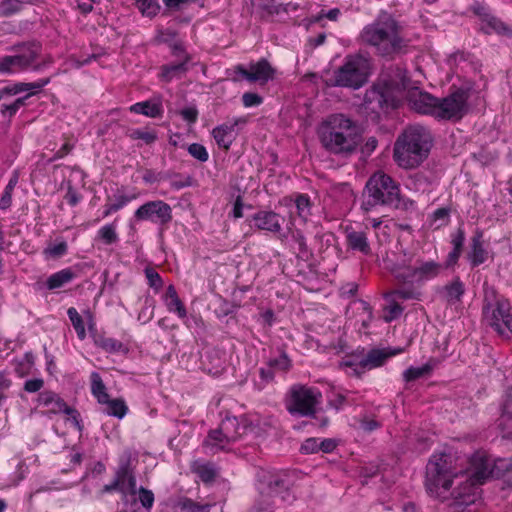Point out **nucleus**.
<instances>
[{
  "instance_id": "nucleus-12",
  "label": "nucleus",
  "mask_w": 512,
  "mask_h": 512,
  "mask_svg": "<svg viewBox=\"0 0 512 512\" xmlns=\"http://www.w3.org/2000/svg\"><path fill=\"white\" fill-rule=\"evenodd\" d=\"M402 352V348H372L361 358L353 357L345 360L343 365L351 370L348 373L360 376L367 371L383 366L388 359Z\"/></svg>"
},
{
  "instance_id": "nucleus-27",
  "label": "nucleus",
  "mask_w": 512,
  "mask_h": 512,
  "mask_svg": "<svg viewBox=\"0 0 512 512\" xmlns=\"http://www.w3.org/2000/svg\"><path fill=\"white\" fill-rule=\"evenodd\" d=\"M130 112L144 115L150 118H161L164 114V108L160 97L136 102L129 108Z\"/></svg>"
},
{
  "instance_id": "nucleus-57",
  "label": "nucleus",
  "mask_w": 512,
  "mask_h": 512,
  "mask_svg": "<svg viewBox=\"0 0 512 512\" xmlns=\"http://www.w3.org/2000/svg\"><path fill=\"white\" fill-rule=\"evenodd\" d=\"M381 426V422L368 416H364L359 419V428L365 433H372L373 431L379 429Z\"/></svg>"
},
{
  "instance_id": "nucleus-38",
  "label": "nucleus",
  "mask_w": 512,
  "mask_h": 512,
  "mask_svg": "<svg viewBox=\"0 0 512 512\" xmlns=\"http://www.w3.org/2000/svg\"><path fill=\"white\" fill-rule=\"evenodd\" d=\"M50 82V78H42L38 79L34 82H23L26 85H30L28 89L24 90L23 92H26V94L22 97H18L14 100L16 105L19 107V109L25 105H27V100L32 97L33 95L39 93L46 85H48Z\"/></svg>"
},
{
  "instance_id": "nucleus-30",
  "label": "nucleus",
  "mask_w": 512,
  "mask_h": 512,
  "mask_svg": "<svg viewBox=\"0 0 512 512\" xmlns=\"http://www.w3.org/2000/svg\"><path fill=\"white\" fill-rule=\"evenodd\" d=\"M218 428L225 434L226 438H229L233 442L246 431V425L242 424L240 419L235 416H226L222 419Z\"/></svg>"
},
{
  "instance_id": "nucleus-49",
  "label": "nucleus",
  "mask_w": 512,
  "mask_h": 512,
  "mask_svg": "<svg viewBox=\"0 0 512 512\" xmlns=\"http://www.w3.org/2000/svg\"><path fill=\"white\" fill-rule=\"evenodd\" d=\"M194 472L204 483H210L216 477V471L210 463L197 464L194 467Z\"/></svg>"
},
{
  "instance_id": "nucleus-60",
  "label": "nucleus",
  "mask_w": 512,
  "mask_h": 512,
  "mask_svg": "<svg viewBox=\"0 0 512 512\" xmlns=\"http://www.w3.org/2000/svg\"><path fill=\"white\" fill-rule=\"evenodd\" d=\"M179 114L187 124L193 125L198 120L199 111L196 106H190L181 109Z\"/></svg>"
},
{
  "instance_id": "nucleus-35",
  "label": "nucleus",
  "mask_w": 512,
  "mask_h": 512,
  "mask_svg": "<svg viewBox=\"0 0 512 512\" xmlns=\"http://www.w3.org/2000/svg\"><path fill=\"white\" fill-rule=\"evenodd\" d=\"M116 222L117 219L99 228L96 233V240L107 246L116 244L119 241Z\"/></svg>"
},
{
  "instance_id": "nucleus-10",
  "label": "nucleus",
  "mask_w": 512,
  "mask_h": 512,
  "mask_svg": "<svg viewBox=\"0 0 512 512\" xmlns=\"http://www.w3.org/2000/svg\"><path fill=\"white\" fill-rule=\"evenodd\" d=\"M443 272V264L435 260L417 259L414 266L407 268H395L392 274L397 284L413 285L420 291L421 287L441 275Z\"/></svg>"
},
{
  "instance_id": "nucleus-4",
  "label": "nucleus",
  "mask_w": 512,
  "mask_h": 512,
  "mask_svg": "<svg viewBox=\"0 0 512 512\" xmlns=\"http://www.w3.org/2000/svg\"><path fill=\"white\" fill-rule=\"evenodd\" d=\"M432 145L433 136L428 128L411 125L403 130L394 143V161L403 169L417 168L428 158Z\"/></svg>"
},
{
  "instance_id": "nucleus-8",
  "label": "nucleus",
  "mask_w": 512,
  "mask_h": 512,
  "mask_svg": "<svg viewBox=\"0 0 512 512\" xmlns=\"http://www.w3.org/2000/svg\"><path fill=\"white\" fill-rule=\"evenodd\" d=\"M289 481L281 474L261 471L258 473L256 488L260 495L259 502L250 512H273L271 498H279L282 502H291L294 496L289 489Z\"/></svg>"
},
{
  "instance_id": "nucleus-36",
  "label": "nucleus",
  "mask_w": 512,
  "mask_h": 512,
  "mask_svg": "<svg viewBox=\"0 0 512 512\" xmlns=\"http://www.w3.org/2000/svg\"><path fill=\"white\" fill-rule=\"evenodd\" d=\"M480 29L485 34H498L502 36H512V28L506 25L501 19L494 16L484 25L480 26Z\"/></svg>"
},
{
  "instance_id": "nucleus-19",
  "label": "nucleus",
  "mask_w": 512,
  "mask_h": 512,
  "mask_svg": "<svg viewBox=\"0 0 512 512\" xmlns=\"http://www.w3.org/2000/svg\"><path fill=\"white\" fill-rule=\"evenodd\" d=\"M365 102L373 104L383 111L396 109L399 104V100L395 96L391 84L386 81L378 82L367 90L365 93Z\"/></svg>"
},
{
  "instance_id": "nucleus-50",
  "label": "nucleus",
  "mask_w": 512,
  "mask_h": 512,
  "mask_svg": "<svg viewBox=\"0 0 512 512\" xmlns=\"http://www.w3.org/2000/svg\"><path fill=\"white\" fill-rule=\"evenodd\" d=\"M68 252V244L66 241L62 240L56 244L49 245L44 249L43 254L46 258L58 259L66 255Z\"/></svg>"
},
{
  "instance_id": "nucleus-59",
  "label": "nucleus",
  "mask_w": 512,
  "mask_h": 512,
  "mask_svg": "<svg viewBox=\"0 0 512 512\" xmlns=\"http://www.w3.org/2000/svg\"><path fill=\"white\" fill-rule=\"evenodd\" d=\"M263 103V97L254 92H245L242 95V104L245 108L257 107Z\"/></svg>"
},
{
  "instance_id": "nucleus-63",
  "label": "nucleus",
  "mask_w": 512,
  "mask_h": 512,
  "mask_svg": "<svg viewBox=\"0 0 512 512\" xmlns=\"http://www.w3.org/2000/svg\"><path fill=\"white\" fill-rule=\"evenodd\" d=\"M82 195L77 192V190L69 183L67 186V191L64 196L66 202L71 206L75 207L82 201Z\"/></svg>"
},
{
  "instance_id": "nucleus-16",
  "label": "nucleus",
  "mask_w": 512,
  "mask_h": 512,
  "mask_svg": "<svg viewBox=\"0 0 512 512\" xmlns=\"http://www.w3.org/2000/svg\"><path fill=\"white\" fill-rule=\"evenodd\" d=\"M316 394L306 386L294 387L286 398L285 406L292 415L311 416L315 413Z\"/></svg>"
},
{
  "instance_id": "nucleus-47",
  "label": "nucleus",
  "mask_w": 512,
  "mask_h": 512,
  "mask_svg": "<svg viewBox=\"0 0 512 512\" xmlns=\"http://www.w3.org/2000/svg\"><path fill=\"white\" fill-rule=\"evenodd\" d=\"M144 274L148 286L153 289L155 293H158L164 285L161 275L154 268L149 266L144 269Z\"/></svg>"
},
{
  "instance_id": "nucleus-24",
  "label": "nucleus",
  "mask_w": 512,
  "mask_h": 512,
  "mask_svg": "<svg viewBox=\"0 0 512 512\" xmlns=\"http://www.w3.org/2000/svg\"><path fill=\"white\" fill-rule=\"evenodd\" d=\"M247 221L251 228L276 234L281 231L283 218L272 210H259Z\"/></svg>"
},
{
  "instance_id": "nucleus-56",
  "label": "nucleus",
  "mask_w": 512,
  "mask_h": 512,
  "mask_svg": "<svg viewBox=\"0 0 512 512\" xmlns=\"http://www.w3.org/2000/svg\"><path fill=\"white\" fill-rule=\"evenodd\" d=\"M165 6L163 15H168L169 12L180 11L184 6L190 2L195 3L197 0H162Z\"/></svg>"
},
{
  "instance_id": "nucleus-39",
  "label": "nucleus",
  "mask_w": 512,
  "mask_h": 512,
  "mask_svg": "<svg viewBox=\"0 0 512 512\" xmlns=\"http://www.w3.org/2000/svg\"><path fill=\"white\" fill-rule=\"evenodd\" d=\"M432 370L433 365L430 363H425L421 366H411L404 371L403 377L407 382L426 379L428 376H430Z\"/></svg>"
},
{
  "instance_id": "nucleus-62",
  "label": "nucleus",
  "mask_w": 512,
  "mask_h": 512,
  "mask_svg": "<svg viewBox=\"0 0 512 512\" xmlns=\"http://www.w3.org/2000/svg\"><path fill=\"white\" fill-rule=\"evenodd\" d=\"M359 305H360V308L362 309L363 313L365 314V317L362 319L361 326L364 329H368L373 320V309H372L371 305L364 300H360Z\"/></svg>"
},
{
  "instance_id": "nucleus-21",
  "label": "nucleus",
  "mask_w": 512,
  "mask_h": 512,
  "mask_svg": "<svg viewBox=\"0 0 512 512\" xmlns=\"http://www.w3.org/2000/svg\"><path fill=\"white\" fill-rule=\"evenodd\" d=\"M91 392L99 404L106 406L104 409L105 414L119 419L127 415L129 408L124 399H111L106 386H91Z\"/></svg>"
},
{
  "instance_id": "nucleus-42",
  "label": "nucleus",
  "mask_w": 512,
  "mask_h": 512,
  "mask_svg": "<svg viewBox=\"0 0 512 512\" xmlns=\"http://www.w3.org/2000/svg\"><path fill=\"white\" fill-rule=\"evenodd\" d=\"M67 316L77 334L79 340L86 338V329L82 316L78 313L75 307H70L67 310Z\"/></svg>"
},
{
  "instance_id": "nucleus-44",
  "label": "nucleus",
  "mask_w": 512,
  "mask_h": 512,
  "mask_svg": "<svg viewBox=\"0 0 512 512\" xmlns=\"http://www.w3.org/2000/svg\"><path fill=\"white\" fill-rule=\"evenodd\" d=\"M18 183V176L14 175L10 178L9 182L4 188V191L2 193L1 199H0V209L1 210H7L10 208L12 204V194L15 189V186Z\"/></svg>"
},
{
  "instance_id": "nucleus-3",
  "label": "nucleus",
  "mask_w": 512,
  "mask_h": 512,
  "mask_svg": "<svg viewBox=\"0 0 512 512\" xmlns=\"http://www.w3.org/2000/svg\"><path fill=\"white\" fill-rule=\"evenodd\" d=\"M360 39L372 47L377 55L389 59L401 53L406 46L398 21L388 13L378 15L373 22L365 25Z\"/></svg>"
},
{
  "instance_id": "nucleus-13",
  "label": "nucleus",
  "mask_w": 512,
  "mask_h": 512,
  "mask_svg": "<svg viewBox=\"0 0 512 512\" xmlns=\"http://www.w3.org/2000/svg\"><path fill=\"white\" fill-rule=\"evenodd\" d=\"M422 295V291H420L416 286L398 284L397 288L386 292L383 295L385 300V304L383 306V320L386 323H391L402 315L404 307L397 301V299L419 301L421 300Z\"/></svg>"
},
{
  "instance_id": "nucleus-29",
  "label": "nucleus",
  "mask_w": 512,
  "mask_h": 512,
  "mask_svg": "<svg viewBox=\"0 0 512 512\" xmlns=\"http://www.w3.org/2000/svg\"><path fill=\"white\" fill-rule=\"evenodd\" d=\"M77 276L72 267L63 268L48 276L45 286L48 290L54 291L71 283Z\"/></svg>"
},
{
  "instance_id": "nucleus-2",
  "label": "nucleus",
  "mask_w": 512,
  "mask_h": 512,
  "mask_svg": "<svg viewBox=\"0 0 512 512\" xmlns=\"http://www.w3.org/2000/svg\"><path fill=\"white\" fill-rule=\"evenodd\" d=\"M468 90L457 88L443 98H437L425 91H415L409 96L411 107L418 113L429 115L441 121H459L468 112Z\"/></svg>"
},
{
  "instance_id": "nucleus-31",
  "label": "nucleus",
  "mask_w": 512,
  "mask_h": 512,
  "mask_svg": "<svg viewBox=\"0 0 512 512\" xmlns=\"http://www.w3.org/2000/svg\"><path fill=\"white\" fill-rule=\"evenodd\" d=\"M231 442L233 441L226 438L225 434L217 428L209 431L206 439L204 440V446L209 449L212 454H216L218 452L228 450Z\"/></svg>"
},
{
  "instance_id": "nucleus-54",
  "label": "nucleus",
  "mask_w": 512,
  "mask_h": 512,
  "mask_svg": "<svg viewBox=\"0 0 512 512\" xmlns=\"http://www.w3.org/2000/svg\"><path fill=\"white\" fill-rule=\"evenodd\" d=\"M211 504H200L190 498H186L181 503V508L187 512H210Z\"/></svg>"
},
{
  "instance_id": "nucleus-46",
  "label": "nucleus",
  "mask_w": 512,
  "mask_h": 512,
  "mask_svg": "<svg viewBox=\"0 0 512 512\" xmlns=\"http://www.w3.org/2000/svg\"><path fill=\"white\" fill-rule=\"evenodd\" d=\"M469 10L478 17V19L481 22V25H484L487 23L490 18L494 17V15L491 12L490 7L482 2H474L470 7Z\"/></svg>"
},
{
  "instance_id": "nucleus-41",
  "label": "nucleus",
  "mask_w": 512,
  "mask_h": 512,
  "mask_svg": "<svg viewBox=\"0 0 512 512\" xmlns=\"http://www.w3.org/2000/svg\"><path fill=\"white\" fill-rule=\"evenodd\" d=\"M127 135L131 140H141L146 145H151L158 139L156 130L148 127L131 129Z\"/></svg>"
},
{
  "instance_id": "nucleus-11",
  "label": "nucleus",
  "mask_w": 512,
  "mask_h": 512,
  "mask_svg": "<svg viewBox=\"0 0 512 512\" xmlns=\"http://www.w3.org/2000/svg\"><path fill=\"white\" fill-rule=\"evenodd\" d=\"M369 64L359 54L347 55L344 63L334 72V85L359 89L368 80Z\"/></svg>"
},
{
  "instance_id": "nucleus-58",
  "label": "nucleus",
  "mask_w": 512,
  "mask_h": 512,
  "mask_svg": "<svg viewBox=\"0 0 512 512\" xmlns=\"http://www.w3.org/2000/svg\"><path fill=\"white\" fill-rule=\"evenodd\" d=\"M137 492L139 494V501L141 505L147 510H150L155 500L153 492L144 487L137 489Z\"/></svg>"
},
{
  "instance_id": "nucleus-5",
  "label": "nucleus",
  "mask_w": 512,
  "mask_h": 512,
  "mask_svg": "<svg viewBox=\"0 0 512 512\" xmlns=\"http://www.w3.org/2000/svg\"><path fill=\"white\" fill-rule=\"evenodd\" d=\"M323 147L336 155H350L362 140L361 129L343 114H334L323 123L320 131Z\"/></svg>"
},
{
  "instance_id": "nucleus-6",
  "label": "nucleus",
  "mask_w": 512,
  "mask_h": 512,
  "mask_svg": "<svg viewBox=\"0 0 512 512\" xmlns=\"http://www.w3.org/2000/svg\"><path fill=\"white\" fill-rule=\"evenodd\" d=\"M401 204L400 186L390 175L377 171L366 182L361 196V209L373 212L379 206L399 208Z\"/></svg>"
},
{
  "instance_id": "nucleus-32",
  "label": "nucleus",
  "mask_w": 512,
  "mask_h": 512,
  "mask_svg": "<svg viewBox=\"0 0 512 512\" xmlns=\"http://www.w3.org/2000/svg\"><path fill=\"white\" fill-rule=\"evenodd\" d=\"M445 298L448 303L455 304L460 302L465 294V285L460 277H454L444 286Z\"/></svg>"
},
{
  "instance_id": "nucleus-26",
  "label": "nucleus",
  "mask_w": 512,
  "mask_h": 512,
  "mask_svg": "<svg viewBox=\"0 0 512 512\" xmlns=\"http://www.w3.org/2000/svg\"><path fill=\"white\" fill-rule=\"evenodd\" d=\"M345 240L346 246L349 250L360 253L364 256L372 254V249L366 231L348 228L345 232Z\"/></svg>"
},
{
  "instance_id": "nucleus-25",
  "label": "nucleus",
  "mask_w": 512,
  "mask_h": 512,
  "mask_svg": "<svg viewBox=\"0 0 512 512\" xmlns=\"http://www.w3.org/2000/svg\"><path fill=\"white\" fill-rule=\"evenodd\" d=\"M94 344L106 353L126 356L130 352V338L122 340L98 333L94 336Z\"/></svg>"
},
{
  "instance_id": "nucleus-55",
  "label": "nucleus",
  "mask_w": 512,
  "mask_h": 512,
  "mask_svg": "<svg viewBox=\"0 0 512 512\" xmlns=\"http://www.w3.org/2000/svg\"><path fill=\"white\" fill-rule=\"evenodd\" d=\"M29 86L30 85H26L24 83H13L0 88V100L3 99L6 95L13 96L23 93V91L28 89Z\"/></svg>"
},
{
  "instance_id": "nucleus-37",
  "label": "nucleus",
  "mask_w": 512,
  "mask_h": 512,
  "mask_svg": "<svg viewBox=\"0 0 512 512\" xmlns=\"http://www.w3.org/2000/svg\"><path fill=\"white\" fill-rule=\"evenodd\" d=\"M294 203L296 207V213L299 218L306 222L311 215L312 201L306 193H296L294 195Z\"/></svg>"
},
{
  "instance_id": "nucleus-48",
  "label": "nucleus",
  "mask_w": 512,
  "mask_h": 512,
  "mask_svg": "<svg viewBox=\"0 0 512 512\" xmlns=\"http://www.w3.org/2000/svg\"><path fill=\"white\" fill-rule=\"evenodd\" d=\"M23 9L22 0H2L0 3V15L9 17L19 13Z\"/></svg>"
},
{
  "instance_id": "nucleus-18",
  "label": "nucleus",
  "mask_w": 512,
  "mask_h": 512,
  "mask_svg": "<svg viewBox=\"0 0 512 512\" xmlns=\"http://www.w3.org/2000/svg\"><path fill=\"white\" fill-rule=\"evenodd\" d=\"M234 71L248 82H258L260 85L273 80L276 75V69L272 67L266 58H261L257 62H251L248 69L244 65L238 64L234 67Z\"/></svg>"
},
{
  "instance_id": "nucleus-43",
  "label": "nucleus",
  "mask_w": 512,
  "mask_h": 512,
  "mask_svg": "<svg viewBox=\"0 0 512 512\" xmlns=\"http://www.w3.org/2000/svg\"><path fill=\"white\" fill-rule=\"evenodd\" d=\"M451 209L449 207L437 208L431 215V225L434 229H440L450 223Z\"/></svg>"
},
{
  "instance_id": "nucleus-28",
  "label": "nucleus",
  "mask_w": 512,
  "mask_h": 512,
  "mask_svg": "<svg viewBox=\"0 0 512 512\" xmlns=\"http://www.w3.org/2000/svg\"><path fill=\"white\" fill-rule=\"evenodd\" d=\"M162 299L164 301L166 309L170 313L176 314L180 319H184L187 317L186 307L183 301L180 299L177 290L173 284H170L166 288V291L163 294Z\"/></svg>"
},
{
  "instance_id": "nucleus-23",
  "label": "nucleus",
  "mask_w": 512,
  "mask_h": 512,
  "mask_svg": "<svg viewBox=\"0 0 512 512\" xmlns=\"http://www.w3.org/2000/svg\"><path fill=\"white\" fill-rule=\"evenodd\" d=\"M490 257V252L484 240V232L477 228L470 238L466 259L470 267L474 269L484 264Z\"/></svg>"
},
{
  "instance_id": "nucleus-9",
  "label": "nucleus",
  "mask_w": 512,
  "mask_h": 512,
  "mask_svg": "<svg viewBox=\"0 0 512 512\" xmlns=\"http://www.w3.org/2000/svg\"><path fill=\"white\" fill-rule=\"evenodd\" d=\"M41 387L24 386V390L35 394V398H32V400L37 403L38 407L45 409L44 413L48 415H66V423L79 433H82L84 425L80 412L76 408L69 406L59 394L47 389L40 391Z\"/></svg>"
},
{
  "instance_id": "nucleus-40",
  "label": "nucleus",
  "mask_w": 512,
  "mask_h": 512,
  "mask_svg": "<svg viewBox=\"0 0 512 512\" xmlns=\"http://www.w3.org/2000/svg\"><path fill=\"white\" fill-rule=\"evenodd\" d=\"M142 16L153 19L161 9L159 0H133Z\"/></svg>"
},
{
  "instance_id": "nucleus-51",
  "label": "nucleus",
  "mask_w": 512,
  "mask_h": 512,
  "mask_svg": "<svg viewBox=\"0 0 512 512\" xmlns=\"http://www.w3.org/2000/svg\"><path fill=\"white\" fill-rule=\"evenodd\" d=\"M30 473L29 466L26 464L25 461H20L15 471L11 474L10 480L11 484L10 486L16 487L18 486Z\"/></svg>"
},
{
  "instance_id": "nucleus-22",
  "label": "nucleus",
  "mask_w": 512,
  "mask_h": 512,
  "mask_svg": "<svg viewBox=\"0 0 512 512\" xmlns=\"http://www.w3.org/2000/svg\"><path fill=\"white\" fill-rule=\"evenodd\" d=\"M291 368V360L285 352L270 357L264 367L260 369V377L265 382L284 380V375Z\"/></svg>"
},
{
  "instance_id": "nucleus-7",
  "label": "nucleus",
  "mask_w": 512,
  "mask_h": 512,
  "mask_svg": "<svg viewBox=\"0 0 512 512\" xmlns=\"http://www.w3.org/2000/svg\"><path fill=\"white\" fill-rule=\"evenodd\" d=\"M482 317L498 336H506V328H512L511 301L495 287L484 285Z\"/></svg>"
},
{
  "instance_id": "nucleus-61",
  "label": "nucleus",
  "mask_w": 512,
  "mask_h": 512,
  "mask_svg": "<svg viewBox=\"0 0 512 512\" xmlns=\"http://www.w3.org/2000/svg\"><path fill=\"white\" fill-rule=\"evenodd\" d=\"M465 243V231L459 227L454 235H452L451 244L453 246L452 251L462 254Z\"/></svg>"
},
{
  "instance_id": "nucleus-20",
  "label": "nucleus",
  "mask_w": 512,
  "mask_h": 512,
  "mask_svg": "<svg viewBox=\"0 0 512 512\" xmlns=\"http://www.w3.org/2000/svg\"><path fill=\"white\" fill-rule=\"evenodd\" d=\"M247 121L248 118L246 116L234 117L214 127L211 134L218 147L228 151L236 138V127L245 125Z\"/></svg>"
},
{
  "instance_id": "nucleus-52",
  "label": "nucleus",
  "mask_w": 512,
  "mask_h": 512,
  "mask_svg": "<svg viewBox=\"0 0 512 512\" xmlns=\"http://www.w3.org/2000/svg\"><path fill=\"white\" fill-rule=\"evenodd\" d=\"M177 31L171 28H159L157 29V35L155 41L160 44L170 45L176 41Z\"/></svg>"
},
{
  "instance_id": "nucleus-1",
  "label": "nucleus",
  "mask_w": 512,
  "mask_h": 512,
  "mask_svg": "<svg viewBox=\"0 0 512 512\" xmlns=\"http://www.w3.org/2000/svg\"><path fill=\"white\" fill-rule=\"evenodd\" d=\"M490 477H504L512 484V458L494 460L485 451H476L464 472L456 468L451 454L434 453L426 465L425 487L434 498L451 499L453 512H476L477 487Z\"/></svg>"
},
{
  "instance_id": "nucleus-17",
  "label": "nucleus",
  "mask_w": 512,
  "mask_h": 512,
  "mask_svg": "<svg viewBox=\"0 0 512 512\" xmlns=\"http://www.w3.org/2000/svg\"><path fill=\"white\" fill-rule=\"evenodd\" d=\"M119 492L126 497L137 493V480L129 461L119 464L113 481L102 488V493Z\"/></svg>"
},
{
  "instance_id": "nucleus-45",
  "label": "nucleus",
  "mask_w": 512,
  "mask_h": 512,
  "mask_svg": "<svg viewBox=\"0 0 512 512\" xmlns=\"http://www.w3.org/2000/svg\"><path fill=\"white\" fill-rule=\"evenodd\" d=\"M137 198V194L127 195L122 193L120 190L117 191L116 194L110 196V205L114 209L115 212L122 210L126 207L130 202Z\"/></svg>"
},
{
  "instance_id": "nucleus-15",
  "label": "nucleus",
  "mask_w": 512,
  "mask_h": 512,
  "mask_svg": "<svg viewBox=\"0 0 512 512\" xmlns=\"http://www.w3.org/2000/svg\"><path fill=\"white\" fill-rule=\"evenodd\" d=\"M41 52V45L38 43H30L25 45L19 53L15 55H7L0 59L1 74H15L19 71L26 70L30 67L38 70L39 65H34Z\"/></svg>"
},
{
  "instance_id": "nucleus-33",
  "label": "nucleus",
  "mask_w": 512,
  "mask_h": 512,
  "mask_svg": "<svg viewBox=\"0 0 512 512\" xmlns=\"http://www.w3.org/2000/svg\"><path fill=\"white\" fill-rule=\"evenodd\" d=\"M190 60L189 56H186L182 62L166 64L161 66L160 78L164 82H171L174 78L179 77L187 71V63Z\"/></svg>"
},
{
  "instance_id": "nucleus-64",
  "label": "nucleus",
  "mask_w": 512,
  "mask_h": 512,
  "mask_svg": "<svg viewBox=\"0 0 512 512\" xmlns=\"http://www.w3.org/2000/svg\"><path fill=\"white\" fill-rule=\"evenodd\" d=\"M320 438H307L301 445L300 451L303 454H313L319 451Z\"/></svg>"
},
{
  "instance_id": "nucleus-34",
  "label": "nucleus",
  "mask_w": 512,
  "mask_h": 512,
  "mask_svg": "<svg viewBox=\"0 0 512 512\" xmlns=\"http://www.w3.org/2000/svg\"><path fill=\"white\" fill-rule=\"evenodd\" d=\"M35 355L33 352H26L22 357L13 360V370L19 378L26 377L34 367Z\"/></svg>"
},
{
  "instance_id": "nucleus-53",
  "label": "nucleus",
  "mask_w": 512,
  "mask_h": 512,
  "mask_svg": "<svg viewBox=\"0 0 512 512\" xmlns=\"http://www.w3.org/2000/svg\"><path fill=\"white\" fill-rule=\"evenodd\" d=\"M188 153L200 162H206L209 159V153L206 147L199 143H192L187 148Z\"/></svg>"
},
{
  "instance_id": "nucleus-14",
  "label": "nucleus",
  "mask_w": 512,
  "mask_h": 512,
  "mask_svg": "<svg viewBox=\"0 0 512 512\" xmlns=\"http://www.w3.org/2000/svg\"><path fill=\"white\" fill-rule=\"evenodd\" d=\"M133 217L137 222H150L164 231L173 219V210L163 200H151L140 205L134 211Z\"/></svg>"
}]
</instances>
